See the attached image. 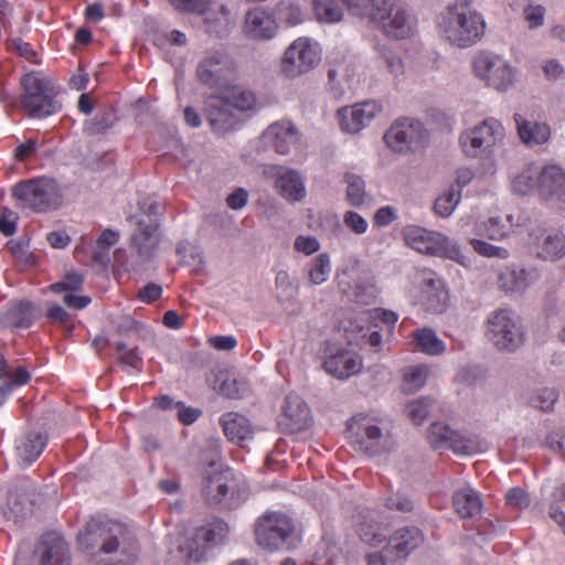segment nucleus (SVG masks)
<instances>
[{"label":"nucleus","instance_id":"1","mask_svg":"<svg viewBox=\"0 0 565 565\" xmlns=\"http://www.w3.org/2000/svg\"><path fill=\"white\" fill-rule=\"evenodd\" d=\"M79 548L90 555L120 553L130 563L137 557L138 543L132 530L118 521L90 518L77 536Z\"/></svg>","mask_w":565,"mask_h":565},{"label":"nucleus","instance_id":"2","mask_svg":"<svg viewBox=\"0 0 565 565\" xmlns=\"http://www.w3.org/2000/svg\"><path fill=\"white\" fill-rule=\"evenodd\" d=\"M437 32L449 44L467 49L477 44L486 34V21L470 7H446L437 18Z\"/></svg>","mask_w":565,"mask_h":565},{"label":"nucleus","instance_id":"3","mask_svg":"<svg viewBox=\"0 0 565 565\" xmlns=\"http://www.w3.org/2000/svg\"><path fill=\"white\" fill-rule=\"evenodd\" d=\"M401 235L405 244L418 253L449 258L465 267L470 266V259L461 252L460 246L440 232L406 225Z\"/></svg>","mask_w":565,"mask_h":565},{"label":"nucleus","instance_id":"4","mask_svg":"<svg viewBox=\"0 0 565 565\" xmlns=\"http://www.w3.org/2000/svg\"><path fill=\"white\" fill-rule=\"evenodd\" d=\"M202 494L211 507L235 510L247 500L248 490L231 470H213L204 473Z\"/></svg>","mask_w":565,"mask_h":565},{"label":"nucleus","instance_id":"5","mask_svg":"<svg viewBox=\"0 0 565 565\" xmlns=\"http://www.w3.org/2000/svg\"><path fill=\"white\" fill-rule=\"evenodd\" d=\"M12 194L24 209L34 212L56 210L63 200L58 183L49 177H39L17 183Z\"/></svg>","mask_w":565,"mask_h":565},{"label":"nucleus","instance_id":"6","mask_svg":"<svg viewBox=\"0 0 565 565\" xmlns=\"http://www.w3.org/2000/svg\"><path fill=\"white\" fill-rule=\"evenodd\" d=\"M367 15L388 38L403 40L413 33L414 17L404 0H372Z\"/></svg>","mask_w":565,"mask_h":565},{"label":"nucleus","instance_id":"7","mask_svg":"<svg viewBox=\"0 0 565 565\" xmlns=\"http://www.w3.org/2000/svg\"><path fill=\"white\" fill-rule=\"evenodd\" d=\"M21 104L30 117L45 118L61 108L54 99L55 86L49 77L31 72L21 78Z\"/></svg>","mask_w":565,"mask_h":565},{"label":"nucleus","instance_id":"8","mask_svg":"<svg viewBox=\"0 0 565 565\" xmlns=\"http://www.w3.org/2000/svg\"><path fill=\"white\" fill-rule=\"evenodd\" d=\"M196 78L209 88L233 90L239 87L237 63L225 52L216 51L203 57L196 66Z\"/></svg>","mask_w":565,"mask_h":565},{"label":"nucleus","instance_id":"9","mask_svg":"<svg viewBox=\"0 0 565 565\" xmlns=\"http://www.w3.org/2000/svg\"><path fill=\"white\" fill-rule=\"evenodd\" d=\"M356 433L353 441L369 456L388 451L393 444V420L388 416H365L355 423Z\"/></svg>","mask_w":565,"mask_h":565},{"label":"nucleus","instance_id":"10","mask_svg":"<svg viewBox=\"0 0 565 565\" xmlns=\"http://www.w3.org/2000/svg\"><path fill=\"white\" fill-rule=\"evenodd\" d=\"M487 337L502 352H515L524 343V331L514 313L499 309L487 320Z\"/></svg>","mask_w":565,"mask_h":565},{"label":"nucleus","instance_id":"11","mask_svg":"<svg viewBox=\"0 0 565 565\" xmlns=\"http://www.w3.org/2000/svg\"><path fill=\"white\" fill-rule=\"evenodd\" d=\"M476 76L488 87L505 93L514 85L515 70L503 56L482 51L472 61Z\"/></svg>","mask_w":565,"mask_h":565},{"label":"nucleus","instance_id":"12","mask_svg":"<svg viewBox=\"0 0 565 565\" xmlns=\"http://www.w3.org/2000/svg\"><path fill=\"white\" fill-rule=\"evenodd\" d=\"M428 139L429 134L424 124L408 117L395 120L384 135L387 147L398 153L417 151Z\"/></svg>","mask_w":565,"mask_h":565},{"label":"nucleus","instance_id":"13","mask_svg":"<svg viewBox=\"0 0 565 565\" xmlns=\"http://www.w3.org/2000/svg\"><path fill=\"white\" fill-rule=\"evenodd\" d=\"M505 130L502 124L493 118H486L480 125L460 136L459 142L469 157L490 153L502 142Z\"/></svg>","mask_w":565,"mask_h":565},{"label":"nucleus","instance_id":"14","mask_svg":"<svg viewBox=\"0 0 565 565\" xmlns=\"http://www.w3.org/2000/svg\"><path fill=\"white\" fill-rule=\"evenodd\" d=\"M320 62L316 45L306 38L295 40L285 51L280 71L287 78L294 79L312 71Z\"/></svg>","mask_w":565,"mask_h":565},{"label":"nucleus","instance_id":"15","mask_svg":"<svg viewBox=\"0 0 565 565\" xmlns=\"http://www.w3.org/2000/svg\"><path fill=\"white\" fill-rule=\"evenodd\" d=\"M294 530L289 516L284 513H266L259 518L255 535L259 546L267 550H278L285 546L287 537Z\"/></svg>","mask_w":565,"mask_h":565},{"label":"nucleus","instance_id":"16","mask_svg":"<svg viewBox=\"0 0 565 565\" xmlns=\"http://www.w3.org/2000/svg\"><path fill=\"white\" fill-rule=\"evenodd\" d=\"M138 230L131 235V246L135 249L132 257L135 260L130 264V270L139 273L146 269V265L152 260L159 247V239L154 235L158 223L156 220L148 221L138 218Z\"/></svg>","mask_w":565,"mask_h":565},{"label":"nucleus","instance_id":"17","mask_svg":"<svg viewBox=\"0 0 565 565\" xmlns=\"http://www.w3.org/2000/svg\"><path fill=\"white\" fill-rule=\"evenodd\" d=\"M381 110L382 106L375 100L342 107L338 110L341 129L349 134H356L369 126Z\"/></svg>","mask_w":565,"mask_h":565},{"label":"nucleus","instance_id":"18","mask_svg":"<svg viewBox=\"0 0 565 565\" xmlns=\"http://www.w3.org/2000/svg\"><path fill=\"white\" fill-rule=\"evenodd\" d=\"M205 115L212 130L221 135L237 128L241 122L225 96H210L205 102Z\"/></svg>","mask_w":565,"mask_h":565},{"label":"nucleus","instance_id":"19","mask_svg":"<svg viewBox=\"0 0 565 565\" xmlns=\"http://www.w3.org/2000/svg\"><path fill=\"white\" fill-rule=\"evenodd\" d=\"M449 295L444 280L433 271H423L420 280L419 302L431 313H441L446 310Z\"/></svg>","mask_w":565,"mask_h":565},{"label":"nucleus","instance_id":"20","mask_svg":"<svg viewBox=\"0 0 565 565\" xmlns=\"http://www.w3.org/2000/svg\"><path fill=\"white\" fill-rule=\"evenodd\" d=\"M540 277V271L535 267L510 265L500 271L498 286L507 294L522 295L530 286L539 281Z\"/></svg>","mask_w":565,"mask_h":565},{"label":"nucleus","instance_id":"21","mask_svg":"<svg viewBox=\"0 0 565 565\" xmlns=\"http://www.w3.org/2000/svg\"><path fill=\"white\" fill-rule=\"evenodd\" d=\"M539 194L546 202L558 203L565 209V170L547 164L540 170Z\"/></svg>","mask_w":565,"mask_h":565},{"label":"nucleus","instance_id":"22","mask_svg":"<svg viewBox=\"0 0 565 565\" xmlns=\"http://www.w3.org/2000/svg\"><path fill=\"white\" fill-rule=\"evenodd\" d=\"M425 542L423 531L417 526H404L396 530L385 546L386 553H392L396 562L406 559Z\"/></svg>","mask_w":565,"mask_h":565},{"label":"nucleus","instance_id":"23","mask_svg":"<svg viewBox=\"0 0 565 565\" xmlns=\"http://www.w3.org/2000/svg\"><path fill=\"white\" fill-rule=\"evenodd\" d=\"M264 146L279 154H287L299 141V131L291 121L271 124L262 135Z\"/></svg>","mask_w":565,"mask_h":565},{"label":"nucleus","instance_id":"24","mask_svg":"<svg viewBox=\"0 0 565 565\" xmlns=\"http://www.w3.org/2000/svg\"><path fill=\"white\" fill-rule=\"evenodd\" d=\"M278 22L273 12L263 7L249 9L245 14L244 31L254 40H270L278 32Z\"/></svg>","mask_w":565,"mask_h":565},{"label":"nucleus","instance_id":"25","mask_svg":"<svg viewBox=\"0 0 565 565\" xmlns=\"http://www.w3.org/2000/svg\"><path fill=\"white\" fill-rule=\"evenodd\" d=\"M428 438L435 449H451L460 455L473 452L472 443L446 424L434 423L429 428Z\"/></svg>","mask_w":565,"mask_h":565},{"label":"nucleus","instance_id":"26","mask_svg":"<svg viewBox=\"0 0 565 565\" xmlns=\"http://www.w3.org/2000/svg\"><path fill=\"white\" fill-rule=\"evenodd\" d=\"M362 359L352 350L339 349L323 362L327 373L339 380H347L362 370Z\"/></svg>","mask_w":565,"mask_h":565},{"label":"nucleus","instance_id":"27","mask_svg":"<svg viewBox=\"0 0 565 565\" xmlns=\"http://www.w3.org/2000/svg\"><path fill=\"white\" fill-rule=\"evenodd\" d=\"M41 565H70L68 544L55 532H49L41 539Z\"/></svg>","mask_w":565,"mask_h":565},{"label":"nucleus","instance_id":"28","mask_svg":"<svg viewBox=\"0 0 565 565\" xmlns=\"http://www.w3.org/2000/svg\"><path fill=\"white\" fill-rule=\"evenodd\" d=\"M284 416V424L291 433L306 429L312 422L310 408L297 394H289L285 398Z\"/></svg>","mask_w":565,"mask_h":565},{"label":"nucleus","instance_id":"29","mask_svg":"<svg viewBox=\"0 0 565 565\" xmlns=\"http://www.w3.org/2000/svg\"><path fill=\"white\" fill-rule=\"evenodd\" d=\"M520 140L525 146L533 148L545 145L551 138V127L546 122L529 120L521 114L513 116Z\"/></svg>","mask_w":565,"mask_h":565},{"label":"nucleus","instance_id":"30","mask_svg":"<svg viewBox=\"0 0 565 565\" xmlns=\"http://www.w3.org/2000/svg\"><path fill=\"white\" fill-rule=\"evenodd\" d=\"M47 436L40 431H29L17 441V457L20 465L30 466L42 454Z\"/></svg>","mask_w":565,"mask_h":565},{"label":"nucleus","instance_id":"31","mask_svg":"<svg viewBox=\"0 0 565 565\" xmlns=\"http://www.w3.org/2000/svg\"><path fill=\"white\" fill-rule=\"evenodd\" d=\"M276 185L279 194L289 202H298L306 196V188L299 172L280 168L277 172Z\"/></svg>","mask_w":565,"mask_h":565},{"label":"nucleus","instance_id":"32","mask_svg":"<svg viewBox=\"0 0 565 565\" xmlns=\"http://www.w3.org/2000/svg\"><path fill=\"white\" fill-rule=\"evenodd\" d=\"M220 424L227 439L242 445L252 437L253 430L249 420L238 413L230 412L220 418Z\"/></svg>","mask_w":565,"mask_h":565},{"label":"nucleus","instance_id":"33","mask_svg":"<svg viewBox=\"0 0 565 565\" xmlns=\"http://www.w3.org/2000/svg\"><path fill=\"white\" fill-rule=\"evenodd\" d=\"M452 505L462 519H471L481 513L482 501L480 493L472 488H462L454 492Z\"/></svg>","mask_w":565,"mask_h":565},{"label":"nucleus","instance_id":"34","mask_svg":"<svg viewBox=\"0 0 565 565\" xmlns=\"http://www.w3.org/2000/svg\"><path fill=\"white\" fill-rule=\"evenodd\" d=\"M358 534L362 542L376 547L386 541L385 526L377 521V513L370 512L358 524Z\"/></svg>","mask_w":565,"mask_h":565},{"label":"nucleus","instance_id":"35","mask_svg":"<svg viewBox=\"0 0 565 565\" xmlns=\"http://www.w3.org/2000/svg\"><path fill=\"white\" fill-rule=\"evenodd\" d=\"M35 317L33 303L29 300H21L7 310L4 324L17 329H26L32 326Z\"/></svg>","mask_w":565,"mask_h":565},{"label":"nucleus","instance_id":"36","mask_svg":"<svg viewBox=\"0 0 565 565\" xmlns=\"http://www.w3.org/2000/svg\"><path fill=\"white\" fill-rule=\"evenodd\" d=\"M537 257L557 260L565 255V236L561 233H544L536 249Z\"/></svg>","mask_w":565,"mask_h":565},{"label":"nucleus","instance_id":"37","mask_svg":"<svg viewBox=\"0 0 565 565\" xmlns=\"http://www.w3.org/2000/svg\"><path fill=\"white\" fill-rule=\"evenodd\" d=\"M413 337L417 348L428 355H439L446 350L444 341L430 328L417 329Z\"/></svg>","mask_w":565,"mask_h":565},{"label":"nucleus","instance_id":"38","mask_svg":"<svg viewBox=\"0 0 565 565\" xmlns=\"http://www.w3.org/2000/svg\"><path fill=\"white\" fill-rule=\"evenodd\" d=\"M276 21L287 26H296L303 21V11L300 4L292 0H280L273 9Z\"/></svg>","mask_w":565,"mask_h":565},{"label":"nucleus","instance_id":"39","mask_svg":"<svg viewBox=\"0 0 565 565\" xmlns=\"http://www.w3.org/2000/svg\"><path fill=\"white\" fill-rule=\"evenodd\" d=\"M312 6L319 22L337 23L344 17L343 7L339 0H312Z\"/></svg>","mask_w":565,"mask_h":565},{"label":"nucleus","instance_id":"40","mask_svg":"<svg viewBox=\"0 0 565 565\" xmlns=\"http://www.w3.org/2000/svg\"><path fill=\"white\" fill-rule=\"evenodd\" d=\"M558 399V392L553 387L534 388L527 397V404L545 413L552 412Z\"/></svg>","mask_w":565,"mask_h":565},{"label":"nucleus","instance_id":"41","mask_svg":"<svg viewBox=\"0 0 565 565\" xmlns=\"http://www.w3.org/2000/svg\"><path fill=\"white\" fill-rule=\"evenodd\" d=\"M461 200V191L457 190L455 185L438 196L434 204L435 213L440 217H449Z\"/></svg>","mask_w":565,"mask_h":565},{"label":"nucleus","instance_id":"42","mask_svg":"<svg viewBox=\"0 0 565 565\" xmlns=\"http://www.w3.org/2000/svg\"><path fill=\"white\" fill-rule=\"evenodd\" d=\"M383 501L386 509L398 513H411L416 508V501L414 498L402 490L391 492L383 499Z\"/></svg>","mask_w":565,"mask_h":565},{"label":"nucleus","instance_id":"43","mask_svg":"<svg viewBox=\"0 0 565 565\" xmlns=\"http://www.w3.org/2000/svg\"><path fill=\"white\" fill-rule=\"evenodd\" d=\"M345 181L348 183V202L355 207L362 206L365 203L366 198L364 180L356 174L348 173L345 174Z\"/></svg>","mask_w":565,"mask_h":565},{"label":"nucleus","instance_id":"44","mask_svg":"<svg viewBox=\"0 0 565 565\" xmlns=\"http://www.w3.org/2000/svg\"><path fill=\"white\" fill-rule=\"evenodd\" d=\"M237 88L231 90L232 93L228 96H225L226 99L231 103L233 110L237 113H247L254 110L257 104L256 95L248 89Z\"/></svg>","mask_w":565,"mask_h":565},{"label":"nucleus","instance_id":"45","mask_svg":"<svg viewBox=\"0 0 565 565\" xmlns=\"http://www.w3.org/2000/svg\"><path fill=\"white\" fill-rule=\"evenodd\" d=\"M539 179L540 170L534 167H527L514 178L512 182L513 190L522 195L529 193L535 188L539 190Z\"/></svg>","mask_w":565,"mask_h":565},{"label":"nucleus","instance_id":"46","mask_svg":"<svg viewBox=\"0 0 565 565\" xmlns=\"http://www.w3.org/2000/svg\"><path fill=\"white\" fill-rule=\"evenodd\" d=\"M331 273V259L327 253H321L312 260L309 269V279L313 285L326 282Z\"/></svg>","mask_w":565,"mask_h":565},{"label":"nucleus","instance_id":"47","mask_svg":"<svg viewBox=\"0 0 565 565\" xmlns=\"http://www.w3.org/2000/svg\"><path fill=\"white\" fill-rule=\"evenodd\" d=\"M428 369L425 365L411 366L404 372L403 390L406 393H414L420 390L427 380Z\"/></svg>","mask_w":565,"mask_h":565},{"label":"nucleus","instance_id":"48","mask_svg":"<svg viewBox=\"0 0 565 565\" xmlns=\"http://www.w3.org/2000/svg\"><path fill=\"white\" fill-rule=\"evenodd\" d=\"M476 233L479 236H483L492 241H499L507 235V227L499 216H493L488 221L477 223Z\"/></svg>","mask_w":565,"mask_h":565},{"label":"nucleus","instance_id":"49","mask_svg":"<svg viewBox=\"0 0 565 565\" xmlns=\"http://www.w3.org/2000/svg\"><path fill=\"white\" fill-rule=\"evenodd\" d=\"M433 405V399L429 397H420L409 402L406 405V413L411 420L420 425L428 416Z\"/></svg>","mask_w":565,"mask_h":565},{"label":"nucleus","instance_id":"50","mask_svg":"<svg viewBox=\"0 0 565 565\" xmlns=\"http://www.w3.org/2000/svg\"><path fill=\"white\" fill-rule=\"evenodd\" d=\"M469 243L471 244L473 250L483 257L499 259H505L509 257L508 249L500 246H494L486 241L471 238Z\"/></svg>","mask_w":565,"mask_h":565},{"label":"nucleus","instance_id":"51","mask_svg":"<svg viewBox=\"0 0 565 565\" xmlns=\"http://www.w3.org/2000/svg\"><path fill=\"white\" fill-rule=\"evenodd\" d=\"M228 534V524L221 519H216L209 525L204 540L209 544L217 545L224 543Z\"/></svg>","mask_w":565,"mask_h":565},{"label":"nucleus","instance_id":"52","mask_svg":"<svg viewBox=\"0 0 565 565\" xmlns=\"http://www.w3.org/2000/svg\"><path fill=\"white\" fill-rule=\"evenodd\" d=\"M275 284L279 301H289L295 297V287L292 286L289 274L286 270H279L277 273Z\"/></svg>","mask_w":565,"mask_h":565},{"label":"nucleus","instance_id":"53","mask_svg":"<svg viewBox=\"0 0 565 565\" xmlns=\"http://www.w3.org/2000/svg\"><path fill=\"white\" fill-rule=\"evenodd\" d=\"M118 360L121 365L137 367L141 358L137 348H129L125 342L115 343Z\"/></svg>","mask_w":565,"mask_h":565},{"label":"nucleus","instance_id":"54","mask_svg":"<svg viewBox=\"0 0 565 565\" xmlns=\"http://www.w3.org/2000/svg\"><path fill=\"white\" fill-rule=\"evenodd\" d=\"M113 126L111 118L108 114H97L90 121L84 126L85 132L95 136L105 132Z\"/></svg>","mask_w":565,"mask_h":565},{"label":"nucleus","instance_id":"55","mask_svg":"<svg viewBox=\"0 0 565 565\" xmlns=\"http://www.w3.org/2000/svg\"><path fill=\"white\" fill-rule=\"evenodd\" d=\"M523 17L530 29L540 28L544 23L545 8L540 4H529L523 10Z\"/></svg>","mask_w":565,"mask_h":565},{"label":"nucleus","instance_id":"56","mask_svg":"<svg viewBox=\"0 0 565 565\" xmlns=\"http://www.w3.org/2000/svg\"><path fill=\"white\" fill-rule=\"evenodd\" d=\"M343 223L356 235H362L366 233L369 228L367 221L362 215L354 211H347L343 214Z\"/></svg>","mask_w":565,"mask_h":565},{"label":"nucleus","instance_id":"57","mask_svg":"<svg viewBox=\"0 0 565 565\" xmlns=\"http://www.w3.org/2000/svg\"><path fill=\"white\" fill-rule=\"evenodd\" d=\"M505 501L508 505L520 510L527 508L531 503L529 493L519 487L512 488L507 492Z\"/></svg>","mask_w":565,"mask_h":565},{"label":"nucleus","instance_id":"58","mask_svg":"<svg viewBox=\"0 0 565 565\" xmlns=\"http://www.w3.org/2000/svg\"><path fill=\"white\" fill-rule=\"evenodd\" d=\"M177 417L183 425H191L202 415L199 408L186 406L183 402L175 404Z\"/></svg>","mask_w":565,"mask_h":565},{"label":"nucleus","instance_id":"59","mask_svg":"<svg viewBox=\"0 0 565 565\" xmlns=\"http://www.w3.org/2000/svg\"><path fill=\"white\" fill-rule=\"evenodd\" d=\"M295 249L306 255H312L320 249L319 241L313 236L299 235L295 239Z\"/></svg>","mask_w":565,"mask_h":565},{"label":"nucleus","instance_id":"60","mask_svg":"<svg viewBox=\"0 0 565 565\" xmlns=\"http://www.w3.org/2000/svg\"><path fill=\"white\" fill-rule=\"evenodd\" d=\"M373 220L376 226H387L397 220L396 210L390 205L382 206L375 212Z\"/></svg>","mask_w":565,"mask_h":565},{"label":"nucleus","instance_id":"61","mask_svg":"<svg viewBox=\"0 0 565 565\" xmlns=\"http://www.w3.org/2000/svg\"><path fill=\"white\" fill-rule=\"evenodd\" d=\"M141 329H143V324H141L140 322L136 321L130 316H121V317L118 318V320L116 322V330L121 335H127V334H129L130 332H134V331L138 332Z\"/></svg>","mask_w":565,"mask_h":565},{"label":"nucleus","instance_id":"62","mask_svg":"<svg viewBox=\"0 0 565 565\" xmlns=\"http://www.w3.org/2000/svg\"><path fill=\"white\" fill-rule=\"evenodd\" d=\"M348 10L358 17H365L369 14L372 7V0H341Z\"/></svg>","mask_w":565,"mask_h":565},{"label":"nucleus","instance_id":"63","mask_svg":"<svg viewBox=\"0 0 565 565\" xmlns=\"http://www.w3.org/2000/svg\"><path fill=\"white\" fill-rule=\"evenodd\" d=\"M546 444L552 450L565 456V428L552 431L546 437Z\"/></svg>","mask_w":565,"mask_h":565},{"label":"nucleus","instance_id":"64","mask_svg":"<svg viewBox=\"0 0 565 565\" xmlns=\"http://www.w3.org/2000/svg\"><path fill=\"white\" fill-rule=\"evenodd\" d=\"M366 565H394L396 562L392 553L382 552L367 553L365 555Z\"/></svg>","mask_w":565,"mask_h":565}]
</instances>
